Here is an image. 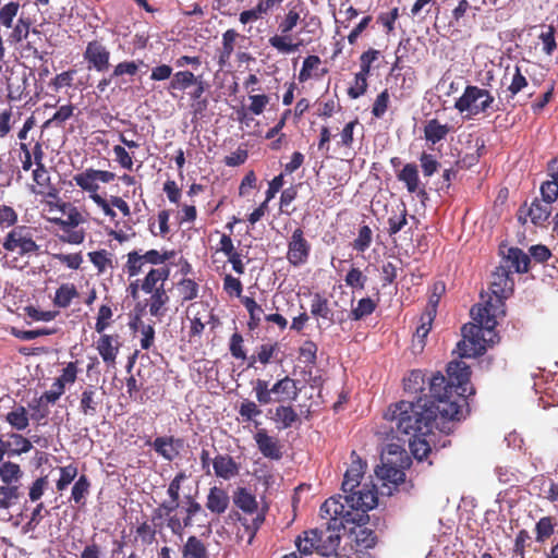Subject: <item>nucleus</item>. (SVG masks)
Here are the masks:
<instances>
[{
  "instance_id": "f257e3e1",
  "label": "nucleus",
  "mask_w": 558,
  "mask_h": 558,
  "mask_svg": "<svg viewBox=\"0 0 558 558\" xmlns=\"http://www.w3.org/2000/svg\"><path fill=\"white\" fill-rule=\"evenodd\" d=\"M448 381L440 373L429 378V395L414 401H400L385 413V418L395 423L398 439L427 436L436 418L459 420L462 402L473 390L469 389L471 371L463 361H452L447 366Z\"/></svg>"
},
{
  "instance_id": "7ed1b4c3",
  "label": "nucleus",
  "mask_w": 558,
  "mask_h": 558,
  "mask_svg": "<svg viewBox=\"0 0 558 558\" xmlns=\"http://www.w3.org/2000/svg\"><path fill=\"white\" fill-rule=\"evenodd\" d=\"M341 496L328 498L320 507L323 519H327L324 529H315L317 536V554L324 557H331L337 553L340 545L341 530L349 525L361 524L363 514L353 511L344 512V506L341 504Z\"/></svg>"
},
{
  "instance_id": "c85d7f7f",
  "label": "nucleus",
  "mask_w": 558,
  "mask_h": 558,
  "mask_svg": "<svg viewBox=\"0 0 558 558\" xmlns=\"http://www.w3.org/2000/svg\"><path fill=\"white\" fill-rule=\"evenodd\" d=\"M197 77L191 71H179L172 75L168 90L170 93L173 90H185L196 83Z\"/></svg>"
},
{
  "instance_id": "7c9ffc66",
  "label": "nucleus",
  "mask_w": 558,
  "mask_h": 558,
  "mask_svg": "<svg viewBox=\"0 0 558 558\" xmlns=\"http://www.w3.org/2000/svg\"><path fill=\"white\" fill-rule=\"evenodd\" d=\"M233 502L238 508L247 513H253L257 509L255 496L243 487L238 488L235 492Z\"/></svg>"
},
{
  "instance_id": "bf43d9fd",
  "label": "nucleus",
  "mask_w": 558,
  "mask_h": 558,
  "mask_svg": "<svg viewBox=\"0 0 558 558\" xmlns=\"http://www.w3.org/2000/svg\"><path fill=\"white\" fill-rule=\"evenodd\" d=\"M300 12L296 8H292L288 11L284 19L279 24V29L282 34H290L300 21Z\"/></svg>"
},
{
  "instance_id": "0e129e2a",
  "label": "nucleus",
  "mask_w": 558,
  "mask_h": 558,
  "mask_svg": "<svg viewBox=\"0 0 558 558\" xmlns=\"http://www.w3.org/2000/svg\"><path fill=\"white\" fill-rule=\"evenodd\" d=\"M541 194L544 203L551 204L558 198V182L546 181L541 186Z\"/></svg>"
},
{
  "instance_id": "9d476101",
  "label": "nucleus",
  "mask_w": 558,
  "mask_h": 558,
  "mask_svg": "<svg viewBox=\"0 0 558 558\" xmlns=\"http://www.w3.org/2000/svg\"><path fill=\"white\" fill-rule=\"evenodd\" d=\"M396 461L384 460L380 466L375 470L376 476L381 481L383 486L388 487V494H391L389 484L397 486L404 481L405 474L403 470L396 465Z\"/></svg>"
},
{
  "instance_id": "a18cd8bd",
  "label": "nucleus",
  "mask_w": 558,
  "mask_h": 558,
  "mask_svg": "<svg viewBox=\"0 0 558 558\" xmlns=\"http://www.w3.org/2000/svg\"><path fill=\"white\" fill-rule=\"evenodd\" d=\"M425 384V376L421 371H412L407 378H404V389L410 393H417L423 391Z\"/></svg>"
},
{
  "instance_id": "774afa93",
  "label": "nucleus",
  "mask_w": 558,
  "mask_h": 558,
  "mask_svg": "<svg viewBox=\"0 0 558 558\" xmlns=\"http://www.w3.org/2000/svg\"><path fill=\"white\" fill-rule=\"evenodd\" d=\"M47 487H48V480L46 476L37 478L35 482H33V484L29 487V492H28L29 500L32 502L38 501L43 497Z\"/></svg>"
},
{
  "instance_id": "5701e85b",
  "label": "nucleus",
  "mask_w": 558,
  "mask_h": 558,
  "mask_svg": "<svg viewBox=\"0 0 558 558\" xmlns=\"http://www.w3.org/2000/svg\"><path fill=\"white\" fill-rule=\"evenodd\" d=\"M449 132L450 126L448 124H441L437 119L428 120L424 126V137L426 142L432 145L446 138Z\"/></svg>"
},
{
  "instance_id": "a211bd4d",
  "label": "nucleus",
  "mask_w": 558,
  "mask_h": 558,
  "mask_svg": "<svg viewBox=\"0 0 558 558\" xmlns=\"http://www.w3.org/2000/svg\"><path fill=\"white\" fill-rule=\"evenodd\" d=\"M311 314L318 319H322V323H318V326L322 327L324 323H328V326L335 323L333 311L329 306V302L326 298L320 295L319 293L314 294L312 304H311Z\"/></svg>"
},
{
  "instance_id": "f03ea898",
  "label": "nucleus",
  "mask_w": 558,
  "mask_h": 558,
  "mask_svg": "<svg viewBox=\"0 0 558 558\" xmlns=\"http://www.w3.org/2000/svg\"><path fill=\"white\" fill-rule=\"evenodd\" d=\"M513 290L510 271L501 265L492 275V294L485 304H477L471 308L474 323L462 327V340L458 342V352L461 357H476L482 355L488 345L497 341L495 327L497 318L505 315L504 300Z\"/></svg>"
},
{
  "instance_id": "1a4fd4ad",
  "label": "nucleus",
  "mask_w": 558,
  "mask_h": 558,
  "mask_svg": "<svg viewBox=\"0 0 558 558\" xmlns=\"http://www.w3.org/2000/svg\"><path fill=\"white\" fill-rule=\"evenodd\" d=\"M84 59L88 63V69L104 72L108 70L110 65V51L100 41L94 40L87 44L84 51Z\"/></svg>"
},
{
  "instance_id": "e433bc0d",
  "label": "nucleus",
  "mask_w": 558,
  "mask_h": 558,
  "mask_svg": "<svg viewBox=\"0 0 558 558\" xmlns=\"http://www.w3.org/2000/svg\"><path fill=\"white\" fill-rule=\"evenodd\" d=\"M95 174V169H87L86 171L76 174L74 177V181L82 190L87 191L90 194H97L99 185Z\"/></svg>"
},
{
  "instance_id": "13d9d810",
  "label": "nucleus",
  "mask_w": 558,
  "mask_h": 558,
  "mask_svg": "<svg viewBox=\"0 0 558 558\" xmlns=\"http://www.w3.org/2000/svg\"><path fill=\"white\" fill-rule=\"evenodd\" d=\"M367 74L368 73H365L363 71L355 74L354 84L348 90V94L351 98L356 99L366 92Z\"/></svg>"
},
{
  "instance_id": "4d7b16f0",
  "label": "nucleus",
  "mask_w": 558,
  "mask_h": 558,
  "mask_svg": "<svg viewBox=\"0 0 558 558\" xmlns=\"http://www.w3.org/2000/svg\"><path fill=\"white\" fill-rule=\"evenodd\" d=\"M17 2H9L0 9V23L7 28L12 27L13 20L19 11Z\"/></svg>"
},
{
  "instance_id": "0eeeda50",
  "label": "nucleus",
  "mask_w": 558,
  "mask_h": 558,
  "mask_svg": "<svg viewBox=\"0 0 558 558\" xmlns=\"http://www.w3.org/2000/svg\"><path fill=\"white\" fill-rule=\"evenodd\" d=\"M310 253L311 244L304 238L303 230L295 229L288 243L287 259L294 267H299L307 263Z\"/></svg>"
},
{
  "instance_id": "a878e982",
  "label": "nucleus",
  "mask_w": 558,
  "mask_h": 558,
  "mask_svg": "<svg viewBox=\"0 0 558 558\" xmlns=\"http://www.w3.org/2000/svg\"><path fill=\"white\" fill-rule=\"evenodd\" d=\"M181 511L184 513L182 520L187 526H192L194 519L199 515H206L203 507L192 496H185L181 505Z\"/></svg>"
},
{
  "instance_id": "6ab92c4d",
  "label": "nucleus",
  "mask_w": 558,
  "mask_h": 558,
  "mask_svg": "<svg viewBox=\"0 0 558 558\" xmlns=\"http://www.w3.org/2000/svg\"><path fill=\"white\" fill-rule=\"evenodd\" d=\"M271 391L274 395L280 396L276 399L277 401H295L299 397L296 381L289 376L276 381L271 387Z\"/></svg>"
},
{
  "instance_id": "8fccbe9b",
  "label": "nucleus",
  "mask_w": 558,
  "mask_h": 558,
  "mask_svg": "<svg viewBox=\"0 0 558 558\" xmlns=\"http://www.w3.org/2000/svg\"><path fill=\"white\" fill-rule=\"evenodd\" d=\"M60 477L57 481V489L59 492L64 490L77 476V468L74 464H68L65 466L60 468Z\"/></svg>"
},
{
  "instance_id": "a19ab883",
  "label": "nucleus",
  "mask_w": 558,
  "mask_h": 558,
  "mask_svg": "<svg viewBox=\"0 0 558 558\" xmlns=\"http://www.w3.org/2000/svg\"><path fill=\"white\" fill-rule=\"evenodd\" d=\"M550 215V204L542 203L535 199L529 209V216L534 225H539L548 219Z\"/></svg>"
},
{
  "instance_id": "9b49d317",
  "label": "nucleus",
  "mask_w": 558,
  "mask_h": 558,
  "mask_svg": "<svg viewBox=\"0 0 558 558\" xmlns=\"http://www.w3.org/2000/svg\"><path fill=\"white\" fill-rule=\"evenodd\" d=\"M254 439L262 454L271 460H280L282 457L281 446L277 438L267 434L266 429H259Z\"/></svg>"
},
{
  "instance_id": "423d86ee",
  "label": "nucleus",
  "mask_w": 558,
  "mask_h": 558,
  "mask_svg": "<svg viewBox=\"0 0 558 558\" xmlns=\"http://www.w3.org/2000/svg\"><path fill=\"white\" fill-rule=\"evenodd\" d=\"M342 500V498L340 499ZM377 494L374 487L369 488L367 486H363L359 490L349 492L348 495L343 497V501L341 504L344 506V512L353 511L365 517V512L374 509L377 506Z\"/></svg>"
},
{
  "instance_id": "c03bdc74",
  "label": "nucleus",
  "mask_w": 558,
  "mask_h": 558,
  "mask_svg": "<svg viewBox=\"0 0 558 558\" xmlns=\"http://www.w3.org/2000/svg\"><path fill=\"white\" fill-rule=\"evenodd\" d=\"M59 240L70 244H81L85 240V230L78 227H70L60 229Z\"/></svg>"
},
{
  "instance_id": "603ef678",
  "label": "nucleus",
  "mask_w": 558,
  "mask_h": 558,
  "mask_svg": "<svg viewBox=\"0 0 558 558\" xmlns=\"http://www.w3.org/2000/svg\"><path fill=\"white\" fill-rule=\"evenodd\" d=\"M89 486V481L85 475L80 476V478L74 483L71 498L75 504L81 505L84 502L85 496L88 494Z\"/></svg>"
},
{
  "instance_id": "393cba45",
  "label": "nucleus",
  "mask_w": 558,
  "mask_h": 558,
  "mask_svg": "<svg viewBox=\"0 0 558 558\" xmlns=\"http://www.w3.org/2000/svg\"><path fill=\"white\" fill-rule=\"evenodd\" d=\"M100 404V399L96 389L92 386L86 388L82 395L80 400V410L85 415L94 416L97 413L98 405Z\"/></svg>"
},
{
  "instance_id": "ea45409f",
  "label": "nucleus",
  "mask_w": 558,
  "mask_h": 558,
  "mask_svg": "<svg viewBox=\"0 0 558 558\" xmlns=\"http://www.w3.org/2000/svg\"><path fill=\"white\" fill-rule=\"evenodd\" d=\"M181 502L178 499L168 498L163 500L154 511H153V521L160 520L163 521L166 517L174 515V511L181 508Z\"/></svg>"
},
{
  "instance_id": "3c124183",
  "label": "nucleus",
  "mask_w": 558,
  "mask_h": 558,
  "mask_svg": "<svg viewBox=\"0 0 558 558\" xmlns=\"http://www.w3.org/2000/svg\"><path fill=\"white\" fill-rule=\"evenodd\" d=\"M253 391L255 392L256 400L260 404H269L272 402L271 388L268 387V381L264 379H256L253 384Z\"/></svg>"
},
{
  "instance_id": "4468645a",
  "label": "nucleus",
  "mask_w": 558,
  "mask_h": 558,
  "mask_svg": "<svg viewBox=\"0 0 558 558\" xmlns=\"http://www.w3.org/2000/svg\"><path fill=\"white\" fill-rule=\"evenodd\" d=\"M120 342L118 336L101 335L96 349L102 361L108 365H114L119 353Z\"/></svg>"
},
{
  "instance_id": "bb28decb",
  "label": "nucleus",
  "mask_w": 558,
  "mask_h": 558,
  "mask_svg": "<svg viewBox=\"0 0 558 558\" xmlns=\"http://www.w3.org/2000/svg\"><path fill=\"white\" fill-rule=\"evenodd\" d=\"M183 558H208L205 544L196 536H190L182 547Z\"/></svg>"
},
{
  "instance_id": "aec40b11",
  "label": "nucleus",
  "mask_w": 558,
  "mask_h": 558,
  "mask_svg": "<svg viewBox=\"0 0 558 558\" xmlns=\"http://www.w3.org/2000/svg\"><path fill=\"white\" fill-rule=\"evenodd\" d=\"M364 473V464L360 458H353L350 468L347 470L344 474V478L342 482V490L348 494L352 492L360 485V480L362 478Z\"/></svg>"
},
{
  "instance_id": "cd10ccee",
  "label": "nucleus",
  "mask_w": 558,
  "mask_h": 558,
  "mask_svg": "<svg viewBox=\"0 0 558 558\" xmlns=\"http://www.w3.org/2000/svg\"><path fill=\"white\" fill-rule=\"evenodd\" d=\"M272 420L278 424L280 429H286L292 426L299 420L295 410L290 405H279L275 410Z\"/></svg>"
},
{
  "instance_id": "412c9836",
  "label": "nucleus",
  "mask_w": 558,
  "mask_h": 558,
  "mask_svg": "<svg viewBox=\"0 0 558 558\" xmlns=\"http://www.w3.org/2000/svg\"><path fill=\"white\" fill-rule=\"evenodd\" d=\"M215 474L223 480H230L239 473V466L228 454H219L213 462Z\"/></svg>"
},
{
  "instance_id": "c9c22d12",
  "label": "nucleus",
  "mask_w": 558,
  "mask_h": 558,
  "mask_svg": "<svg viewBox=\"0 0 558 558\" xmlns=\"http://www.w3.org/2000/svg\"><path fill=\"white\" fill-rule=\"evenodd\" d=\"M23 472L19 464L4 462L0 466V478L4 485H16L21 480Z\"/></svg>"
},
{
  "instance_id": "473e14b6",
  "label": "nucleus",
  "mask_w": 558,
  "mask_h": 558,
  "mask_svg": "<svg viewBox=\"0 0 558 558\" xmlns=\"http://www.w3.org/2000/svg\"><path fill=\"white\" fill-rule=\"evenodd\" d=\"M295 545L301 556L311 555L313 551L317 553L316 530L304 532L296 538Z\"/></svg>"
},
{
  "instance_id": "09e8293b",
  "label": "nucleus",
  "mask_w": 558,
  "mask_h": 558,
  "mask_svg": "<svg viewBox=\"0 0 558 558\" xmlns=\"http://www.w3.org/2000/svg\"><path fill=\"white\" fill-rule=\"evenodd\" d=\"M145 265L146 262L142 254H140L138 252L133 251L128 254V262L125 268L129 277L137 276L140 272H142Z\"/></svg>"
},
{
  "instance_id": "de8ad7c7",
  "label": "nucleus",
  "mask_w": 558,
  "mask_h": 558,
  "mask_svg": "<svg viewBox=\"0 0 558 558\" xmlns=\"http://www.w3.org/2000/svg\"><path fill=\"white\" fill-rule=\"evenodd\" d=\"M556 523L550 517H543L535 526L536 541L539 543L545 542L554 533Z\"/></svg>"
},
{
  "instance_id": "72a5a7b5",
  "label": "nucleus",
  "mask_w": 558,
  "mask_h": 558,
  "mask_svg": "<svg viewBox=\"0 0 558 558\" xmlns=\"http://www.w3.org/2000/svg\"><path fill=\"white\" fill-rule=\"evenodd\" d=\"M149 299V313L151 316L161 317L165 314L163 306L169 301V296L162 287H159L156 291L150 293Z\"/></svg>"
},
{
  "instance_id": "6e6d98bb",
  "label": "nucleus",
  "mask_w": 558,
  "mask_h": 558,
  "mask_svg": "<svg viewBox=\"0 0 558 558\" xmlns=\"http://www.w3.org/2000/svg\"><path fill=\"white\" fill-rule=\"evenodd\" d=\"M344 281L348 287L362 290L365 288L367 277L359 268L353 267L347 274Z\"/></svg>"
},
{
  "instance_id": "f8f14e48",
  "label": "nucleus",
  "mask_w": 558,
  "mask_h": 558,
  "mask_svg": "<svg viewBox=\"0 0 558 558\" xmlns=\"http://www.w3.org/2000/svg\"><path fill=\"white\" fill-rule=\"evenodd\" d=\"M437 300H432V308H426L425 313L421 317V325L416 327V331L413 337V349L415 351H422L425 345V338L427 337L432 322L436 315Z\"/></svg>"
},
{
  "instance_id": "ddd939ff",
  "label": "nucleus",
  "mask_w": 558,
  "mask_h": 558,
  "mask_svg": "<svg viewBox=\"0 0 558 558\" xmlns=\"http://www.w3.org/2000/svg\"><path fill=\"white\" fill-rule=\"evenodd\" d=\"M182 446V439L167 436L157 437L153 442L154 450L167 461L174 460Z\"/></svg>"
},
{
  "instance_id": "49530a36",
  "label": "nucleus",
  "mask_w": 558,
  "mask_h": 558,
  "mask_svg": "<svg viewBox=\"0 0 558 558\" xmlns=\"http://www.w3.org/2000/svg\"><path fill=\"white\" fill-rule=\"evenodd\" d=\"M376 308L375 302L371 298H363L357 302V305L351 311V318L360 320L365 316L371 315Z\"/></svg>"
},
{
  "instance_id": "2f4dec72",
  "label": "nucleus",
  "mask_w": 558,
  "mask_h": 558,
  "mask_svg": "<svg viewBox=\"0 0 558 558\" xmlns=\"http://www.w3.org/2000/svg\"><path fill=\"white\" fill-rule=\"evenodd\" d=\"M5 420L16 430H24L29 425L28 412L22 405L13 408L7 414Z\"/></svg>"
},
{
  "instance_id": "2eb2a0df",
  "label": "nucleus",
  "mask_w": 558,
  "mask_h": 558,
  "mask_svg": "<svg viewBox=\"0 0 558 558\" xmlns=\"http://www.w3.org/2000/svg\"><path fill=\"white\" fill-rule=\"evenodd\" d=\"M399 181L403 182L407 186L408 192L417 193L422 198L426 196V191L421 189V182L418 177V169L415 163H407L397 174Z\"/></svg>"
},
{
  "instance_id": "f704fd0d",
  "label": "nucleus",
  "mask_w": 558,
  "mask_h": 558,
  "mask_svg": "<svg viewBox=\"0 0 558 558\" xmlns=\"http://www.w3.org/2000/svg\"><path fill=\"white\" fill-rule=\"evenodd\" d=\"M269 45L278 50L280 53L289 54L296 52L300 48V44H294L291 40L289 34L274 35L269 38Z\"/></svg>"
},
{
  "instance_id": "338daca9",
  "label": "nucleus",
  "mask_w": 558,
  "mask_h": 558,
  "mask_svg": "<svg viewBox=\"0 0 558 558\" xmlns=\"http://www.w3.org/2000/svg\"><path fill=\"white\" fill-rule=\"evenodd\" d=\"M421 168L425 177H432L439 168L437 159L427 153H423L420 157Z\"/></svg>"
},
{
  "instance_id": "69168bd1",
  "label": "nucleus",
  "mask_w": 558,
  "mask_h": 558,
  "mask_svg": "<svg viewBox=\"0 0 558 558\" xmlns=\"http://www.w3.org/2000/svg\"><path fill=\"white\" fill-rule=\"evenodd\" d=\"M31 21L29 19H25L21 16L17 20V23L12 32V39L16 43H21L26 39L29 34Z\"/></svg>"
},
{
  "instance_id": "c756f323",
  "label": "nucleus",
  "mask_w": 558,
  "mask_h": 558,
  "mask_svg": "<svg viewBox=\"0 0 558 558\" xmlns=\"http://www.w3.org/2000/svg\"><path fill=\"white\" fill-rule=\"evenodd\" d=\"M22 492L19 485H2L0 486V509L9 510L17 504Z\"/></svg>"
},
{
  "instance_id": "4c0bfd02",
  "label": "nucleus",
  "mask_w": 558,
  "mask_h": 558,
  "mask_svg": "<svg viewBox=\"0 0 558 558\" xmlns=\"http://www.w3.org/2000/svg\"><path fill=\"white\" fill-rule=\"evenodd\" d=\"M425 437L426 436H418L402 439L403 441L409 442V447L411 449L412 454L418 461H423L430 452V446Z\"/></svg>"
},
{
  "instance_id": "39448f33",
  "label": "nucleus",
  "mask_w": 558,
  "mask_h": 558,
  "mask_svg": "<svg viewBox=\"0 0 558 558\" xmlns=\"http://www.w3.org/2000/svg\"><path fill=\"white\" fill-rule=\"evenodd\" d=\"M494 105L495 98L487 89L469 85L456 100L454 108L461 113L466 112L468 116H477L494 111Z\"/></svg>"
},
{
  "instance_id": "6e6552de",
  "label": "nucleus",
  "mask_w": 558,
  "mask_h": 558,
  "mask_svg": "<svg viewBox=\"0 0 558 558\" xmlns=\"http://www.w3.org/2000/svg\"><path fill=\"white\" fill-rule=\"evenodd\" d=\"M50 211H61L60 216H50L48 219L52 223L62 228L78 227L85 219L83 215L70 203L50 205Z\"/></svg>"
},
{
  "instance_id": "e2e57ef3",
  "label": "nucleus",
  "mask_w": 558,
  "mask_h": 558,
  "mask_svg": "<svg viewBox=\"0 0 558 558\" xmlns=\"http://www.w3.org/2000/svg\"><path fill=\"white\" fill-rule=\"evenodd\" d=\"M17 213L8 205H0V228L15 227Z\"/></svg>"
},
{
  "instance_id": "dca6fc26",
  "label": "nucleus",
  "mask_w": 558,
  "mask_h": 558,
  "mask_svg": "<svg viewBox=\"0 0 558 558\" xmlns=\"http://www.w3.org/2000/svg\"><path fill=\"white\" fill-rule=\"evenodd\" d=\"M230 498L228 493L221 488L214 486L209 489L206 500V508L215 514H222L229 507Z\"/></svg>"
},
{
  "instance_id": "b1692460",
  "label": "nucleus",
  "mask_w": 558,
  "mask_h": 558,
  "mask_svg": "<svg viewBox=\"0 0 558 558\" xmlns=\"http://www.w3.org/2000/svg\"><path fill=\"white\" fill-rule=\"evenodd\" d=\"M506 269L513 268L517 272H526L529 270L530 256L517 247L508 248L505 257Z\"/></svg>"
},
{
  "instance_id": "5fc2aeb1",
  "label": "nucleus",
  "mask_w": 558,
  "mask_h": 558,
  "mask_svg": "<svg viewBox=\"0 0 558 558\" xmlns=\"http://www.w3.org/2000/svg\"><path fill=\"white\" fill-rule=\"evenodd\" d=\"M373 232L368 226H362L359 230L357 238L353 241V248L357 252H365L372 243Z\"/></svg>"
},
{
  "instance_id": "680f3d73",
  "label": "nucleus",
  "mask_w": 558,
  "mask_h": 558,
  "mask_svg": "<svg viewBox=\"0 0 558 558\" xmlns=\"http://www.w3.org/2000/svg\"><path fill=\"white\" fill-rule=\"evenodd\" d=\"M320 64L317 56H308L304 59L302 69L299 73V81L306 82L312 77V71Z\"/></svg>"
},
{
  "instance_id": "20e7f679",
  "label": "nucleus",
  "mask_w": 558,
  "mask_h": 558,
  "mask_svg": "<svg viewBox=\"0 0 558 558\" xmlns=\"http://www.w3.org/2000/svg\"><path fill=\"white\" fill-rule=\"evenodd\" d=\"M2 247L7 253L1 257V265L9 269H24L28 258L37 255L40 245L34 240V230L27 226H15L4 236Z\"/></svg>"
},
{
  "instance_id": "f3484780",
  "label": "nucleus",
  "mask_w": 558,
  "mask_h": 558,
  "mask_svg": "<svg viewBox=\"0 0 558 558\" xmlns=\"http://www.w3.org/2000/svg\"><path fill=\"white\" fill-rule=\"evenodd\" d=\"M169 275L170 269L167 266L150 268L141 284L142 291L145 293H151L159 287L163 288V283L169 278Z\"/></svg>"
},
{
  "instance_id": "79ce46f5",
  "label": "nucleus",
  "mask_w": 558,
  "mask_h": 558,
  "mask_svg": "<svg viewBox=\"0 0 558 558\" xmlns=\"http://www.w3.org/2000/svg\"><path fill=\"white\" fill-rule=\"evenodd\" d=\"M241 301L250 314V328H256L260 323L263 308L252 298L243 296Z\"/></svg>"
},
{
  "instance_id": "4be33fe9",
  "label": "nucleus",
  "mask_w": 558,
  "mask_h": 558,
  "mask_svg": "<svg viewBox=\"0 0 558 558\" xmlns=\"http://www.w3.org/2000/svg\"><path fill=\"white\" fill-rule=\"evenodd\" d=\"M1 446L9 456H19L26 453L32 449V442L20 434H9L7 440L1 441Z\"/></svg>"
},
{
  "instance_id": "37998d69",
  "label": "nucleus",
  "mask_w": 558,
  "mask_h": 558,
  "mask_svg": "<svg viewBox=\"0 0 558 558\" xmlns=\"http://www.w3.org/2000/svg\"><path fill=\"white\" fill-rule=\"evenodd\" d=\"M76 295L77 292L73 284H62L56 291L54 304L59 307H68Z\"/></svg>"
},
{
  "instance_id": "58836bf2",
  "label": "nucleus",
  "mask_w": 558,
  "mask_h": 558,
  "mask_svg": "<svg viewBox=\"0 0 558 558\" xmlns=\"http://www.w3.org/2000/svg\"><path fill=\"white\" fill-rule=\"evenodd\" d=\"M238 36L239 34L234 29H228L222 34V49L219 54V64L221 66L230 59Z\"/></svg>"
},
{
  "instance_id": "864d4df0",
  "label": "nucleus",
  "mask_w": 558,
  "mask_h": 558,
  "mask_svg": "<svg viewBox=\"0 0 558 558\" xmlns=\"http://www.w3.org/2000/svg\"><path fill=\"white\" fill-rule=\"evenodd\" d=\"M33 179L36 182V184L40 187L38 193H48V190L51 189L50 175L48 170L43 165V162H38V167H36V169L33 171Z\"/></svg>"
},
{
  "instance_id": "052dcab7",
  "label": "nucleus",
  "mask_w": 558,
  "mask_h": 558,
  "mask_svg": "<svg viewBox=\"0 0 558 558\" xmlns=\"http://www.w3.org/2000/svg\"><path fill=\"white\" fill-rule=\"evenodd\" d=\"M178 290L183 301H190L197 296L198 287L192 279H182L178 284Z\"/></svg>"
}]
</instances>
